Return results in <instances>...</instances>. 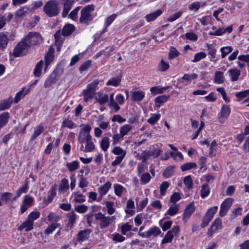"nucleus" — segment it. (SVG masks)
<instances>
[{
    "mask_svg": "<svg viewBox=\"0 0 249 249\" xmlns=\"http://www.w3.org/2000/svg\"><path fill=\"white\" fill-rule=\"evenodd\" d=\"M162 13V11L159 9L154 12L148 14L145 16V18L148 22L155 20L158 17L160 16Z\"/></svg>",
    "mask_w": 249,
    "mask_h": 249,
    "instance_id": "obj_29",
    "label": "nucleus"
},
{
    "mask_svg": "<svg viewBox=\"0 0 249 249\" xmlns=\"http://www.w3.org/2000/svg\"><path fill=\"white\" fill-rule=\"evenodd\" d=\"M60 226V224L58 223L53 222L49 225L44 231V234L49 235L53 233V232L57 228Z\"/></svg>",
    "mask_w": 249,
    "mask_h": 249,
    "instance_id": "obj_34",
    "label": "nucleus"
},
{
    "mask_svg": "<svg viewBox=\"0 0 249 249\" xmlns=\"http://www.w3.org/2000/svg\"><path fill=\"white\" fill-rule=\"evenodd\" d=\"M160 114H153L151 117L147 120V122L152 124H154L160 118Z\"/></svg>",
    "mask_w": 249,
    "mask_h": 249,
    "instance_id": "obj_61",
    "label": "nucleus"
},
{
    "mask_svg": "<svg viewBox=\"0 0 249 249\" xmlns=\"http://www.w3.org/2000/svg\"><path fill=\"white\" fill-rule=\"evenodd\" d=\"M111 186V183L110 181H107L104 185L99 188L98 192L100 195V197L97 199L98 201H100L102 199L103 196L108 192Z\"/></svg>",
    "mask_w": 249,
    "mask_h": 249,
    "instance_id": "obj_15",
    "label": "nucleus"
},
{
    "mask_svg": "<svg viewBox=\"0 0 249 249\" xmlns=\"http://www.w3.org/2000/svg\"><path fill=\"white\" fill-rule=\"evenodd\" d=\"M94 9L93 4H89L85 6L81 11L79 22L81 23L88 25L93 19V17L91 13L94 11Z\"/></svg>",
    "mask_w": 249,
    "mask_h": 249,
    "instance_id": "obj_2",
    "label": "nucleus"
},
{
    "mask_svg": "<svg viewBox=\"0 0 249 249\" xmlns=\"http://www.w3.org/2000/svg\"><path fill=\"white\" fill-rule=\"evenodd\" d=\"M218 209L217 206H214L209 208L207 211L205 215L209 216L212 219L213 218L214 214L216 213Z\"/></svg>",
    "mask_w": 249,
    "mask_h": 249,
    "instance_id": "obj_62",
    "label": "nucleus"
},
{
    "mask_svg": "<svg viewBox=\"0 0 249 249\" xmlns=\"http://www.w3.org/2000/svg\"><path fill=\"white\" fill-rule=\"evenodd\" d=\"M139 177L140 178L141 183L142 184H147L151 179V177L148 173H144L140 175V177Z\"/></svg>",
    "mask_w": 249,
    "mask_h": 249,
    "instance_id": "obj_45",
    "label": "nucleus"
},
{
    "mask_svg": "<svg viewBox=\"0 0 249 249\" xmlns=\"http://www.w3.org/2000/svg\"><path fill=\"white\" fill-rule=\"evenodd\" d=\"M132 129V127L130 124H125L120 127V133L124 137L125 135H127Z\"/></svg>",
    "mask_w": 249,
    "mask_h": 249,
    "instance_id": "obj_47",
    "label": "nucleus"
},
{
    "mask_svg": "<svg viewBox=\"0 0 249 249\" xmlns=\"http://www.w3.org/2000/svg\"><path fill=\"white\" fill-rule=\"evenodd\" d=\"M29 48L30 47L29 45L23 39L15 47L13 52V55L16 57L23 55L26 53Z\"/></svg>",
    "mask_w": 249,
    "mask_h": 249,
    "instance_id": "obj_6",
    "label": "nucleus"
},
{
    "mask_svg": "<svg viewBox=\"0 0 249 249\" xmlns=\"http://www.w3.org/2000/svg\"><path fill=\"white\" fill-rule=\"evenodd\" d=\"M94 216L96 220L100 221L99 226L101 229L107 228L112 222H115L116 220L115 216H106L101 212L95 213Z\"/></svg>",
    "mask_w": 249,
    "mask_h": 249,
    "instance_id": "obj_5",
    "label": "nucleus"
},
{
    "mask_svg": "<svg viewBox=\"0 0 249 249\" xmlns=\"http://www.w3.org/2000/svg\"><path fill=\"white\" fill-rule=\"evenodd\" d=\"M145 93L142 91H134L131 93V98L135 101H142L144 97Z\"/></svg>",
    "mask_w": 249,
    "mask_h": 249,
    "instance_id": "obj_28",
    "label": "nucleus"
},
{
    "mask_svg": "<svg viewBox=\"0 0 249 249\" xmlns=\"http://www.w3.org/2000/svg\"><path fill=\"white\" fill-rule=\"evenodd\" d=\"M66 166L69 171H74L79 168V162L77 160H74L72 162L67 163Z\"/></svg>",
    "mask_w": 249,
    "mask_h": 249,
    "instance_id": "obj_44",
    "label": "nucleus"
},
{
    "mask_svg": "<svg viewBox=\"0 0 249 249\" xmlns=\"http://www.w3.org/2000/svg\"><path fill=\"white\" fill-rule=\"evenodd\" d=\"M178 211V205H175L170 207L167 210V213L170 216H173L176 214Z\"/></svg>",
    "mask_w": 249,
    "mask_h": 249,
    "instance_id": "obj_64",
    "label": "nucleus"
},
{
    "mask_svg": "<svg viewBox=\"0 0 249 249\" xmlns=\"http://www.w3.org/2000/svg\"><path fill=\"white\" fill-rule=\"evenodd\" d=\"M161 233V231L157 227H153L147 231L139 232V235L143 238H150L151 236H157Z\"/></svg>",
    "mask_w": 249,
    "mask_h": 249,
    "instance_id": "obj_11",
    "label": "nucleus"
},
{
    "mask_svg": "<svg viewBox=\"0 0 249 249\" xmlns=\"http://www.w3.org/2000/svg\"><path fill=\"white\" fill-rule=\"evenodd\" d=\"M76 216V214L73 211L68 213L66 217L68 220L69 224L72 226L75 223L77 218Z\"/></svg>",
    "mask_w": 249,
    "mask_h": 249,
    "instance_id": "obj_40",
    "label": "nucleus"
},
{
    "mask_svg": "<svg viewBox=\"0 0 249 249\" xmlns=\"http://www.w3.org/2000/svg\"><path fill=\"white\" fill-rule=\"evenodd\" d=\"M179 54V52L175 47H171L168 54V59L169 60L173 59L178 56Z\"/></svg>",
    "mask_w": 249,
    "mask_h": 249,
    "instance_id": "obj_48",
    "label": "nucleus"
},
{
    "mask_svg": "<svg viewBox=\"0 0 249 249\" xmlns=\"http://www.w3.org/2000/svg\"><path fill=\"white\" fill-rule=\"evenodd\" d=\"M183 182L185 186L189 190L193 188V180L190 175H188L184 178Z\"/></svg>",
    "mask_w": 249,
    "mask_h": 249,
    "instance_id": "obj_49",
    "label": "nucleus"
},
{
    "mask_svg": "<svg viewBox=\"0 0 249 249\" xmlns=\"http://www.w3.org/2000/svg\"><path fill=\"white\" fill-rule=\"evenodd\" d=\"M114 203L112 201H107L106 203V206L107 208V213L109 214H112L115 211V209L113 208Z\"/></svg>",
    "mask_w": 249,
    "mask_h": 249,
    "instance_id": "obj_63",
    "label": "nucleus"
},
{
    "mask_svg": "<svg viewBox=\"0 0 249 249\" xmlns=\"http://www.w3.org/2000/svg\"><path fill=\"white\" fill-rule=\"evenodd\" d=\"M196 167V164L195 162H187L182 164L180 166L182 171H185Z\"/></svg>",
    "mask_w": 249,
    "mask_h": 249,
    "instance_id": "obj_51",
    "label": "nucleus"
},
{
    "mask_svg": "<svg viewBox=\"0 0 249 249\" xmlns=\"http://www.w3.org/2000/svg\"><path fill=\"white\" fill-rule=\"evenodd\" d=\"M80 8V6H78L74 9L68 15L69 18L74 21H77L78 20V12Z\"/></svg>",
    "mask_w": 249,
    "mask_h": 249,
    "instance_id": "obj_50",
    "label": "nucleus"
},
{
    "mask_svg": "<svg viewBox=\"0 0 249 249\" xmlns=\"http://www.w3.org/2000/svg\"><path fill=\"white\" fill-rule=\"evenodd\" d=\"M75 27L72 24H68L64 26L62 29V34L63 36H70L74 31Z\"/></svg>",
    "mask_w": 249,
    "mask_h": 249,
    "instance_id": "obj_27",
    "label": "nucleus"
},
{
    "mask_svg": "<svg viewBox=\"0 0 249 249\" xmlns=\"http://www.w3.org/2000/svg\"><path fill=\"white\" fill-rule=\"evenodd\" d=\"M40 213L38 211H34L31 213L28 216L27 219L34 223V221L38 219L40 216Z\"/></svg>",
    "mask_w": 249,
    "mask_h": 249,
    "instance_id": "obj_55",
    "label": "nucleus"
},
{
    "mask_svg": "<svg viewBox=\"0 0 249 249\" xmlns=\"http://www.w3.org/2000/svg\"><path fill=\"white\" fill-rule=\"evenodd\" d=\"M63 9L62 12V16L63 18L66 17L71 9L72 5L74 3V0H63Z\"/></svg>",
    "mask_w": 249,
    "mask_h": 249,
    "instance_id": "obj_14",
    "label": "nucleus"
},
{
    "mask_svg": "<svg viewBox=\"0 0 249 249\" xmlns=\"http://www.w3.org/2000/svg\"><path fill=\"white\" fill-rule=\"evenodd\" d=\"M88 183L89 182L87 178L83 175H81L79 178V187L81 188H84L88 186Z\"/></svg>",
    "mask_w": 249,
    "mask_h": 249,
    "instance_id": "obj_60",
    "label": "nucleus"
},
{
    "mask_svg": "<svg viewBox=\"0 0 249 249\" xmlns=\"http://www.w3.org/2000/svg\"><path fill=\"white\" fill-rule=\"evenodd\" d=\"M112 152L116 155L123 156V157H125L126 153V151L119 146L115 147L112 150Z\"/></svg>",
    "mask_w": 249,
    "mask_h": 249,
    "instance_id": "obj_56",
    "label": "nucleus"
},
{
    "mask_svg": "<svg viewBox=\"0 0 249 249\" xmlns=\"http://www.w3.org/2000/svg\"><path fill=\"white\" fill-rule=\"evenodd\" d=\"M179 232V227L178 226H174L173 228L165 234L164 237L161 240L162 244L167 243H171L174 237L177 236Z\"/></svg>",
    "mask_w": 249,
    "mask_h": 249,
    "instance_id": "obj_8",
    "label": "nucleus"
},
{
    "mask_svg": "<svg viewBox=\"0 0 249 249\" xmlns=\"http://www.w3.org/2000/svg\"><path fill=\"white\" fill-rule=\"evenodd\" d=\"M91 231L89 229L80 231L77 234V240L79 242H82L88 239Z\"/></svg>",
    "mask_w": 249,
    "mask_h": 249,
    "instance_id": "obj_18",
    "label": "nucleus"
},
{
    "mask_svg": "<svg viewBox=\"0 0 249 249\" xmlns=\"http://www.w3.org/2000/svg\"><path fill=\"white\" fill-rule=\"evenodd\" d=\"M114 50V46L112 45L110 47H107L106 48V50H103L101 51H100L99 53H98L95 56L96 58H98L101 56L102 55H107L110 52H112Z\"/></svg>",
    "mask_w": 249,
    "mask_h": 249,
    "instance_id": "obj_43",
    "label": "nucleus"
},
{
    "mask_svg": "<svg viewBox=\"0 0 249 249\" xmlns=\"http://www.w3.org/2000/svg\"><path fill=\"white\" fill-rule=\"evenodd\" d=\"M94 149L95 145L94 143L91 141V139H90V140H88L86 142V144L84 151L87 152H90L93 151Z\"/></svg>",
    "mask_w": 249,
    "mask_h": 249,
    "instance_id": "obj_53",
    "label": "nucleus"
},
{
    "mask_svg": "<svg viewBox=\"0 0 249 249\" xmlns=\"http://www.w3.org/2000/svg\"><path fill=\"white\" fill-rule=\"evenodd\" d=\"M10 118V114L8 112H4L0 114V130L5 126Z\"/></svg>",
    "mask_w": 249,
    "mask_h": 249,
    "instance_id": "obj_22",
    "label": "nucleus"
},
{
    "mask_svg": "<svg viewBox=\"0 0 249 249\" xmlns=\"http://www.w3.org/2000/svg\"><path fill=\"white\" fill-rule=\"evenodd\" d=\"M224 77L222 71H216L214 73V81L217 84H222L224 82Z\"/></svg>",
    "mask_w": 249,
    "mask_h": 249,
    "instance_id": "obj_37",
    "label": "nucleus"
},
{
    "mask_svg": "<svg viewBox=\"0 0 249 249\" xmlns=\"http://www.w3.org/2000/svg\"><path fill=\"white\" fill-rule=\"evenodd\" d=\"M76 126L75 124L68 118L64 119L62 122V127H68L70 129H72Z\"/></svg>",
    "mask_w": 249,
    "mask_h": 249,
    "instance_id": "obj_38",
    "label": "nucleus"
},
{
    "mask_svg": "<svg viewBox=\"0 0 249 249\" xmlns=\"http://www.w3.org/2000/svg\"><path fill=\"white\" fill-rule=\"evenodd\" d=\"M99 83V80H95L91 83L88 84L87 86V89L83 90V94L85 102H87L92 99Z\"/></svg>",
    "mask_w": 249,
    "mask_h": 249,
    "instance_id": "obj_3",
    "label": "nucleus"
},
{
    "mask_svg": "<svg viewBox=\"0 0 249 249\" xmlns=\"http://www.w3.org/2000/svg\"><path fill=\"white\" fill-rule=\"evenodd\" d=\"M91 65V61L88 60L82 63L79 68V71L81 73L87 70Z\"/></svg>",
    "mask_w": 249,
    "mask_h": 249,
    "instance_id": "obj_59",
    "label": "nucleus"
},
{
    "mask_svg": "<svg viewBox=\"0 0 249 249\" xmlns=\"http://www.w3.org/2000/svg\"><path fill=\"white\" fill-rule=\"evenodd\" d=\"M228 72L229 74L231 80L233 82L237 81L241 74L240 71L235 68L229 70Z\"/></svg>",
    "mask_w": 249,
    "mask_h": 249,
    "instance_id": "obj_23",
    "label": "nucleus"
},
{
    "mask_svg": "<svg viewBox=\"0 0 249 249\" xmlns=\"http://www.w3.org/2000/svg\"><path fill=\"white\" fill-rule=\"evenodd\" d=\"M44 126L41 124L38 125L34 128V132L31 135L30 142L34 141L44 131Z\"/></svg>",
    "mask_w": 249,
    "mask_h": 249,
    "instance_id": "obj_19",
    "label": "nucleus"
},
{
    "mask_svg": "<svg viewBox=\"0 0 249 249\" xmlns=\"http://www.w3.org/2000/svg\"><path fill=\"white\" fill-rule=\"evenodd\" d=\"M248 95H249V89L236 92L235 93V96L238 99L237 100L238 101H239L240 100L247 97Z\"/></svg>",
    "mask_w": 249,
    "mask_h": 249,
    "instance_id": "obj_58",
    "label": "nucleus"
},
{
    "mask_svg": "<svg viewBox=\"0 0 249 249\" xmlns=\"http://www.w3.org/2000/svg\"><path fill=\"white\" fill-rule=\"evenodd\" d=\"M13 102L12 97L8 99L0 101V110H4L10 108Z\"/></svg>",
    "mask_w": 249,
    "mask_h": 249,
    "instance_id": "obj_26",
    "label": "nucleus"
},
{
    "mask_svg": "<svg viewBox=\"0 0 249 249\" xmlns=\"http://www.w3.org/2000/svg\"><path fill=\"white\" fill-rule=\"evenodd\" d=\"M206 57V53L203 52H200L195 54L194 59L191 60V62L196 63L199 61L200 60L205 58Z\"/></svg>",
    "mask_w": 249,
    "mask_h": 249,
    "instance_id": "obj_46",
    "label": "nucleus"
},
{
    "mask_svg": "<svg viewBox=\"0 0 249 249\" xmlns=\"http://www.w3.org/2000/svg\"><path fill=\"white\" fill-rule=\"evenodd\" d=\"M56 74L55 73L51 74L46 80L44 86L45 88H50L55 83Z\"/></svg>",
    "mask_w": 249,
    "mask_h": 249,
    "instance_id": "obj_31",
    "label": "nucleus"
},
{
    "mask_svg": "<svg viewBox=\"0 0 249 249\" xmlns=\"http://www.w3.org/2000/svg\"><path fill=\"white\" fill-rule=\"evenodd\" d=\"M33 229V223L28 219L18 227V230L20 231L25 229L26 231H29Z\"/></svg>",
    "mask_w": 249,
    "mask_h": 249,
    "instance_id": "obj_25",
    "label": "nucleus"
},
{
    "mask_svg": "<svg viewBox=\"0 0 249 249\" xmlns=\"http://www.w3.org/2000/svg\"><path fill=\"white\" fill-rule=\"evenodd\" d=\"M231 113V109L230 107L226 105L222 106L220 113L218 115V121L219 123L223 124L228 118Z\"/></svg>",
    "mask_w": 249,
    "mask_h": 249,
    "instance_id": "obj_10",
    "label": "nucleus"
},
{
    "mask_svg": "<svg viewBox=\"0 0 249 249\" xmlns=\"http://www.w3.org/2000/svg\"><path fill=\"white\" fill-rule=\"evenodd\" d=\"M23 40L26 42L30 47L38 45L42 43L43 39L41 35L37 32H30L25 36Z\"/></svg>",
    "mask_w": 249,
    "mask_h": 249,
    "instance_id": "obj_4",
    "label": "nucleus"
},
{
    "mask_svg": "<svg viewBox=\"0 0 249 249\" xmlns=\"http://www.w3.org/2000/svg\"><path fill=\"white\" fill-rule=\"evenodd\" d=\"M195 210V207L194 205V202L188 204L183 213V220L185 222H186L187 220L193 213Z\"/></svg>",
    "mask_w": 249,
    "mask_h": 249,
    "instance_id": "obj_13",
    "label": "nucleus"
},
{
    "mask_svg": "<svg viewBox=\"0 0 249 249\" xmlns=\"http://www.w3.org/2000/svg\"><path fill=\"white\" fill-rule=\"evenodd\" d=\"M169 88V86L161 87L160 86L153 87L150 89V91L153 95L163 93L166 89Z\"/></svg>",
    "mask_w": 249,
    "mask_h": 249,
    "instance_id": "obj_30",
    "label": "nucleus"
},
{
    "mask_svg": "<svg viewBox=\"0 0 249 249\" xmlns=\"http://www.w3.org/2000/svg\"><path fill=\"white\" fill-rule=\"evenodd\" d=\"M109 145V139L107 137L103 138L100 143V146L102 150L104 151H107Z\"/></svg>",
    "mask_w": 249,
    "mask_h": 249,
    "instance_id": "obj_42",
    "label": "nucleus"
},
{
    "mask_svg": "<svg viewBox=\"0 0 249 249\" xmlns=\"http://www.w3.org/2000/svg\"><path fill=\"white\" fill-rule=\"evenodd\" d=\"M169 186V183L167 181H164L161 183L160 186V193L161 196L165 195Z\"/></svg>",
    "mask_w": 249,
    "mask_h": 249,
    "instance_id": "obj_54",
    "label": "nucleus"
},
{
    "mask_svg": "<svg viewBox=\"0 0 249 249\" xmlns=\"http://www.w3.org/2000/svg\"><path fill=\"white\" fill-rule=\"evenodd\" d=\"M69 188V181L67 179L64 178L61 181L59 186V191L63 193H65Z\"/></svg>",
    "mask_w": 249,
    "mask_h": 249,
    "instance_id": "obj_32",
    "label": "nucleus"
},
{
    "mask_svg": "<svg viewBox=\"0 0 249 249\" xmlns=\"http://www.w3.org/2000/svg\"><path fill=\"white\" fill-rule=\"evenodd\" d=\"M29 181L28 178L25 180V184L24 185L21 186L16 191V196L13 198V200H16L18 197H19L22 193H26L28 192L29 189Z\"/></svg>",
    "mask_w": 249,
    "mask_h": 249,
    "instance_id": "obj_17",
    "label": "nucleus"
},
{
    "mask_svg": "<svg viewBox=\"0 0 249 249\" xmlns=\"http://www.w3.org/2000/svg\"><path fill=\"white\" fill-rule=\"evenodd\" d=\"M43 67V60H40L36 65L34 70V74L36 77H39L41 74L42 70Z\"/></svg>",
    "mask_w": 249,
    "mask_h": 249,
    "instance_id": "obj_33",
    "label": "nucleus"
},
{
    "mask_svg": "<svg viewBox=\"0 0 249 249\" xmlns=\"http://www.w3.org/2000/svg\"><path fill=\"white\" fill-rule=\"evenodd\" d=\"M43 11L49 17L57 16L60 13V8L58 2L56 0H50L44 4Z\"/></svg>",
    "mask_w": 249,
    "mask_h": 249,
    "instance_id": "obj_1",
    "label": "nucleus"
},
{
    "mask_svg": "<svg viewBox=\"0 0 249 249\" xmlns=\"http://www.w3.org/2000/svg\"><path fill=\"white\" fill-rule=\"evenodd\" d=\"M13 194L9 192H4L1 195V199L6 202L13 200Z\"/></svg>",
    "mask_w": 249,
    "mask_h": 249,
    "instance_id": "obj_57",
    "label": "nucleus"
},
{
    "mask_svg": "<svg viewBox=\"0 0 249 249\" xmlns=\"http://www.w3.org/2000/svg\"><path fill=\"white\" fill-rule=\"evenodd\" d=\"M113 187L115 194L119 197L121 196L123 192L125 191V188L119 184H115Z\"/></svg>",
    "mask_w": 249,
    "mask_h": 249,
    "instance_id": "obj_39",
    "label": "nucleus"
},
{
    "mask_svg": "<svg viewBox=\"0 0 249 249\" xmlns=\"http://www.w3.org/2000/svg\"><path fill=\"white\" fill-rule=\"evenodd\" d=\"M210 193V188L208 184H204L202 186L200 191V196L202 198L207 197Z\"/></svg>",
    "mask_w": 249,
    "mask_h": 249,
    "instance_id": "obj_36",
    "label": "nucleus"
},
{
    "mask_svg": "<svg viewBox=\"0 0 249 249\" xmlns=\"http://www.w3.org/2000/svg\"><path fill=\"white\" fill-rule=\"evenodd\" d=\"M169 65L168 63L165 62L162 59L158 65V70L163 72L167 71L169 68Z\"/></svg>",
    "mask_w": 249,
    "mask_h": 249,
    "instance_id": "obj_41",
    "label": "nucleus"
},
{
    "mask_svg": "<svg viewBox=\"0 0 249 249\" xmlns=\"http://www.w3.org/2000/svg\"><path fill=\"white\" fill-rule=\"evenodd\" d=\"M91 129L90 125L87 124L80 130L78 137L79 142L83 144L87 141L90 140V139H91V136L89 134Z\"/></svg>",
    "mask_w": 249,
    "mask_h": 249,
    "instance_id": "obj_7",
    "label": "nucleus"
},
{
    "mask_svg": "<svg viewBox=\"0 0 249 249\" xmlns=\"http://www.w3.org/2000/svg\"><path fill=\"white\" fill-rule=\"evenodd\" d=\"M53 49L52 48H50L49 51L45 55L44 60V71H46L48 67L53 59Z\"/></svg>",
    "mask_w": 249,
    "mask_h": 249,
    "instance_id": "obj_16",
    "label": "nucleus"
},
{
    "mask_svg": "<svg viewBox=\"0 0 249 249\" xmlns=\"http://www.w3.org/2000/svg\"><path fill=\"white\" fill-rule=\"evenodd\" d=\"M117 16V14H113L107 18L104 24L105 28L103 31V33L107 31V28L113 22Z\"/></svg>",
    "mask_w": 249,
    "mask_h": 249,
    "instance_id": "obj_35",
    "label": "nucleus"
},
{
    "mask_svg": "<svg viewBox=\"0 0 249 249\" xmlns=\"http://www.w3.org/2000/svg\"><path fill=\"white\" fill-rule=\"evenodd\" d=\"M121 80L122 75H117L116 77H112L110 79H109L107 82L106 85L117 87L120 84Z\"/></svg>",
    "mask_w": 249,
    "mask_h": 249,
    "instance_id": "obj_24",
    "label": "nucleus"
},
{
    "mask_svg": "<svg viewBox=\"0 0 249 249\" xmlns=\"http://www.w3.org/2000/svg\"><path fill=\"white\" fill-rule=\"evenodd\" d=\"M233 50V48L231 46H226L221 47L220 51L221 52V57L224 58L227 54L231 53Z\"/></svg>",
    "mask_w": 249,
    "mask_h": 249,
    "instance_id": "obj_52",
    "label": "nucleus"
},
{
    "mask_svg": "<svg viewBox=\"0 0 249 249\" xmlns=\"http://www.w3.org/2000/svg\"><path fill=\"white\" fill-rule=\"evenodd\" d=\"M170 97L169 95H162L157 97L155 99V107L159 108L162 104L168 100Z\"/></svg>",
    "mask_w": 249,
    "mask_h": 249,
    "instance_id": "obj_20",
    "label": "nucleus"
},
{
    "mask_svg": "<svg viewBox=\"0 0 249 249\" xmlns=\"http://www.w3.org/2000/svg\"><path fill=\"white\" fill-rule=\"evenodd\" d=\"M232 198H227L221 203L219 211V215L221 217L224 216L227 213L233 202Z\"/></svg>",
    "mask_w": 249,
    "mask_h": 249,
    "instance_id": "obj_9",
    "label": "nucleus"
},
{
    "mask_svg": "<svg viewBox=\"0 0 249 249\" xmlns=\"http://www.w3.org/2000/svg\"><path fill=\"white\" fill-rule=\"evenodd\" d=\"M222 228V224L221 219L219 218H216L209 228L207 234L210 236H212L214 231L217 230L221 229Z\"/></svg>",
    "mask_w": 249,
    "mask_h": 249,
    "instance_id": "obj_12",
    "label": "nucleus"
},
{
    "mask_svg": "<svg viewBox=\"0 0 249 249\" xmlns=\"http://www.w3.org/2000/svg\"><path fill=\"white\" fill-rule=\"evenodd\" d=\"M9 38L7 35L0 33V50L3 51L7 46Z\"/></svg>",
    "mask_w": 249,
    "mask_h": 249,
    "instance_id": "obj_21",
    "label": "nucleus"
}]
</instances>
